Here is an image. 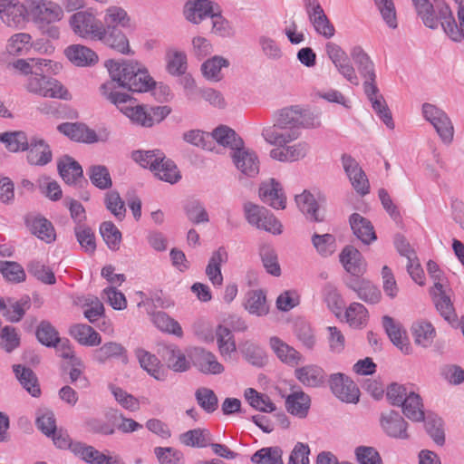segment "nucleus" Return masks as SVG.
Segmentation results:
<instances>
[{
  "instance_id": "obj_1",
  "label": "nucleus",
  "mask_w": 464,
  "mask_h": 464,
  "mask_svg": "<svg viewBox=\"0 0 464 464\" xmlns=\"http://www.w3.org/2000/svg\"><path fill=\"white\" fill-rule=\"evenodd\" d=\"M14 67L26 76L24 89L31 94L51 99L70 100L67 89L51 74L58 73L62 64L49 59H18Z\"/></svg>"
},
{
  "instance_id": "obj_2",
  "label": "nucleus",
  "mask_w": 464,
  "mask_h": 464,
  "mask_svg": "<svg viewBox=\"0 0 464 464\" xmlns=\"http://www.w3.org/2000/svg\"><path fill=\"white\" fill-rule=\"evenodd\" d=\"M423 24L430 28L442 27L444 33L455 43L464 42V0H454L458 5L456 22L451 9L444 0H411Z\"/></svg>"
},
{
  "instance_id": "obj_3",
  "label": "nucleus",
  "mask_w": 464,
  "mask_h": 464,
  "mask_svg": "<svg viewBox=\"0 0 464 464\" xmlns=\"http://www.w3.org/2000/svg\"><path fill=\"white\" fill-rule=\"evenodd\" d=\"M130 27V18L120 6H110L105 10L103 24L100 22L101 42L114 51L129 54L130 44L122 29Z\"/></svg>"
},
{
  "instance_id": "obj_4",
  "label": "nucleus",
  "mask_w": 464,
  "mask_h": 464,
  "mask_svg": "<svg viewBox=\"0 0 464 464\" xmlns=\"http://www.w3.org/2000/svg\"><path fill=\"white\" fill-rule=\"evenodd\" d=\"M421 115L435 130L442 143L450 145L454 140V124L449 114L436 104L424 102Z\"/></svg>"
},
{
  "instance_id": "obj_5",
  "label": "nucleus",
  "mask_w": 464,
  "mask_h": 464,
  "mask_svg": "<svg viewBox=\"0 0 464 464\" xmlns=\"http://www.w3.org/2000/svg\"><path fill=\"white\" fill-rule=\"evenodd\" d=\"M274 125L282 129L297 128L299 130L300 127H318L320 121L316 114L299 105H295L280 110L276 115Z\"/></svg>"
},
{
  "instance_id": "obj_6",
  "label": "nucleus",
  "mask_w": 464,
  "mask_h": 464,
  "mask_svg": "<svg viewBox=\"0 0 464 464\" xmlns=\"http://www.w3.org/2000/svg\"><path fill=\"white\" fill-rule=\"evenodd\" d=\"M244 212L246 219L251 226L274 235H280L282 233V224L265 207L246 202L244 205Z\"/></svg>"
},
{
  "instance_id": "obj_7",
  "label": "nucleus",
  "mask_w": 464,
  "mask_h": 464,
  "mask_svg": "<svg viewBox=\"0 0 464 464\" xmlns=\"http://www.w3.org/2000/svg\"><path fill=\"white\" fill-rule=\"evenodd\" d=\"M29 15L41 28L59 22L63 17V8L49 0H27Z\"/></svg>"
},
{
  "instance_id": "obj_8",
  "label": "nucleus",
  "mask_w": 464,
  "mask_h": 464,
  "mask_svg": "<svg viewBox=\"0 0 464 464\" xmlns=\"http://www.w3.org/2000/svg\"><path fill=\"white\" fill-rule=\"evenodd\" d=\"M69 24L78 36L101 42L100 21L92 12L85 10L74 13Z\"/></svg>"
},
{
  "instance_id": "obj_9",
  "label": "nucleus",
  "mask_w": 464,
  "mask_h": 464,
  "mask_svg": "<svg viewBox=\"0 0 464 464\" xmlns=\"http://www.w3.org/2000/svg\"><path fill=\"white\" fill-rule=\"evenodd\" d=\"M57 130L71 140L79 142H105L109 139V132L106 130L96 133L87 125L79 122H64L58 125Z\"/></svg>"
},
{
  "instance_id": "obj_10",
  "label": "nucleus",
  "mask_w": 464,
  "mask_h": 464,
  "mask_svg": "<svg viewBox=\"0 0 464 464\" xmlns=\"http://www.w3.org/2000/svg\"><path fill=\"white\" fill-rule=\"evenodd\" d=\"M303 3L314 31L325 39L332 38L335 34V28L325 14L319 1L303 0Z\"/></svg>"
},
{
  "instance_id": "obj_11",
  "label": "nucleus",
  "mask_w": 464,
  "mask_h": 464,
  "mask_svg": "<svg viewBox=\"0 0 464 464\" xmlns=\"http://www.w3.org/2000/svg\"><path fill=\"white\" fill-rule=\"evenodd\" d=\"M332 392L342 401L356 403L359 401L360 391L355 382L347 375L337 372L329 377Z\"/></svg>"
},
{
  "instance_id": "obj_12",
  "label": "nucleus",
  "mask_w": 464,
  "mask_h": 464,
  "mask_svg": "<svg viewBox=\"0 0 464 464\" xmlns=\"http://www.w3.org/2000/svg\"><path fill=\"white\" fill-rule=\"evenodd\" d=\"M28 5L17 0H0V19L9 27L20 28L27 21Z\"/></svg>"
},
{
  "instance_id": "obj_13",
  "label": "nucleus",
  "mask_w": 464,
  "mask_h": 464,
  "mask_svg": "<svg viewBox=\"0 0 464 464\" xmlns=\"http://www.w3.org/2000/svg\"><path fill=\"white\" fill-rule=\"evenodd\" d=\"M258 195L263 203L275 209H285L286 197L282 185L275 179H269L260 184Z\"/></svg>"
},
{
  "instance_id": "obj_14",
  "label": "nucleus",
  "mask_w": 464,
  "mask_h": 464,
  "mask_svg": "<svg viewBox=\"0 0 464 464\" xmlns=\"http://www.w3.org/2000/svg\"><path fill=\"white\" fill-rule=\"evenodd\" d=\"M230 156L236 168L245 176L254 178L258 174L260 162L254 150L243 145L230 152Z\"/></svg>"
},
{
  "instance_id": "obj_15",
  "label": "nucleus",
  "mask_w": 464,
  "mask_h": 464,
  "mask_svg": "<svg viewBox=\"0 0 464 464\" xmlns=\"http://www.w3.org/2000/svg\"><path fill=\"white\" fill-rule=\"evenodd\" d=\"M342 164L355 191L362 196L368 194L369 180L359 163L350 155L344 154L342 156Z\"/></svg>"
},
{
  "instance_id": "obj_16",
  "label": "nucleus",
  "mask_w": 464,
  "mask_h": 464,
  "mask_svg": "<svg viewBox=\"0 0 464 464\" xmlns=\"http://www.w3.org/2000/svg\"><path fill=\"white\" fill-rule=\"evenodd\" d=\"M364 92L372 103V107L383 123L391 130L394 129V122L392 120V112L383 96L379 92L376 82H370L363 84Z\"/></svg>"
},
{
  "instance_id": "obj_17",
  "label": "nucleus",
  "mask_w": 464,
  "mask_h": 464,
  "mask_svg": "<svg viewBox=\"0 0 464 464\" xmlns=\"http://www.w3.org/2000/svg\"><path fill=\"white\" fill-rule=\"evenodd\" d=\"M25 225L34 236L47 244L53 242L56 238L53 224L41 215H26Z\"/></svg>"
},
{
  "instance_id": "obj_18",
  "label": "nucleus",
  "mask_w": 464,
  "mask_h": 464,
  "mask_svg": "<svg viewBox=\"0 0 464 464\" xmlns=\"http://www.w3.org/2000/svg\"><path fill=\"white\" fill-rule=\"evenodd\" d=\"M137 63L138 62L134 61H107L106 67L111 78L110 82H113L115 84L117 83L120 87L127 88L132 74L135 73Z\"/></svg>"
},
{
  "instance_id": "obj_19",
  "label": "nucleus",
  "mask_w": 464,
  "mask_h": 464,
  "mask_svg": "<svg viewBox=\"0 0 464 464\" xmlns=\"http://www.w3.org/2000/svg\"><path fill=\"white\" fill-rule=\"evenodd\" d=\"M218 5L210 0H192L185 5L186 18L193 23L199 24L208 17H211Z\"/></svg>"
},
{
  "instance_id": "obj_20",
  "label": "nucleus",
  "mask_w": 464,
  "mask_h": 464,
  "mask_svg": "<svg viewBox=\"0 0 464 464\" xmlns=\"http://www.w3.org/2000/svg\"><path fill=\"white\" fill-rule=\"evenodd\" d=\"M340 262L345 271L359 277L366 271V262L362 255L353 246H346L339 256Z\"/></svg>"
},
{
  "instance_id": "obj_21",
  "label": "nucleus",
  "mask_w": 464,
  "mask_h": 464,
  "mask_svg": "<svg viewBox=\"0 0 464 464\" xmlns=\"http://www.w3.org/2000/svg\"><path fill=\"white\" fill-rule=\"evenodd\" d=\"M295 377L305 387L318 388L324 385L326 373L316 364H307L295 370Z\"/></svg>"
},
{
  "instance_id": "obj_22",
  "label": "nucleus",
  "mask_w": 464,
  "mask_h": 464,
  "mask_svg": "<svg viewBox=\"0 0 464 464\" xmlns=\"http://www.w3.org/2000/svg\"><path fill=\"white\" fill-rule=\"evenodd\" d=\"M27 160L31 165L44 166L53 158L49 145L41 138L33 137L28 142Z\"/></svg>"
},
{
  "instance_id": "obj_23",
  "label": "nucleus",
  "mask_w": 464,
  "mask_h": 464,
  "mask_svg": "<svg viewBox=\"0 0 464 464\" xmlns=\"http://www.w3.org/2000/svg\"><path fill=\"white\" fill-rule=\"evenodd\" d=\"M194 364L204 374H221L225 371L224 365L218 361L217 356L202 348L195 349Z\"/></svg>"
},
{
  "instance_id": "obj_24",
  "label": "nucleus",
  "mask_w": 464,
  "mask_h": 464,
  "mask_svg": "<svg viewBox=\"0 0 464 464\" xmlns=\"http://www.w3.org/2000/svg\"><path fill=\"white\" fill-rule=\"evenodd\" d=\"M350 55L355 63L360 74L364 78L363 84L374 82L376 74L374 63L368 53L360 45L353 46L350 51Z\"/></svg>"
},
{
  "instance_id": "obj_25",
  "label": "nucleus",
  "mask_w": 464,
  "mask_h": 464,
  "mask_svg": "<svg viewBox=\"0 0 464 464\" xmlns=\"http://www.w3.org/2000/svg\"><path fill=\"white\" fill-rule=\"evenodd\" d=\"M269 345L276 357L289 366H296L303 361L302 354L277 336L269 339Z\"/></svg>"
},
{
  "instance_id": "obj_26",
  "label": "nucleus",
  "mask_w": 464,
  "mask_h": 464,
  "mask_svg": "<svg viewBox=\"0 0 464 464\" xmlns=\"http://www.w3.org/2000/svg\"><path fill=\"white\" fill-rule=\"evenodd\" d=\"M346 285L354 291L361 300L368 304H377L381 300V291L368 280L359 277L352 278Z\"/></svg>"
},
{
  "instance_id": "obj_27",
  "label": "nucleus",
  "mask_w": 464,
  "mask_h": 464,
  "mask_svg": "<svg viewBox=\"0 0 464 464\" xmlns=\"http://www.w3.org/2000/svg\"><path fill=\"white\" fill-rule=\"evenodd\" d=\"M430 293L440 314L448 322L454 321L455 310L450 296L446 294L444 285L437 283L430 288Z\"/></svg>"
},
{
  "instance_id": "obj_28",
  "label": "nucleus",
  "mask_w": 464,
  "mask_h": 464,
  "mask_svg": "<svg viewBox=\"0 0 464 464\" xmlns=\"http://www.w3.org/2000/svg\"><path fill=\"white\" fill-rule=\"evenodd\" d=\"M381 425L384 432L390 437L402 440L409 437L407 433L408 423L396 411L382 414Z\"/></svg>"
},
{
  "instance_id": "obj_29",
  "label": "nucleus",
  "mask_w": 464,
  "mask_h": 464,
  "mask_svg": "<svg viewBox=\"0 0 464 464\" xmlns=\"http://www.w3.org/2000/svg\"><path fill=\"white\" fill-rule=\"evenodd\" d=\"M227 260L228 254L223 246L212 253L206 267V276L213 285L220 286L223 284L221 266L226 264Z\"/></svg>"
},
{
  "instance_id": "obj_30",
  "label": "nucleus",
  "mask_w": 464,
  "mask_h": 464,
  "mask_svg": "<svg viewBox=\"0 0 464 464\" xmlns=\"http://www.w3.org/2000/svg\"><path fill=\"white\" fill-rule=\"evenodd\" d=\"M218 349L224 361H231L237 352V344L231 330L222 324L218 325L215 331Z\"/></svg>"
},
{
  "instance_id": "obj_31",
  "label": "nucleus",
  "mask_w": 464,
  "mask_h": 464,
  "mask_svg": "<svg viewBox=\"0 0 464 464\" xmlns=\"http://www.w3.org/2000/svg\"><path fill=\"white\" fill-rule=\"evenodd\" d=\"M382 324L392 343L403 353H410L411 345L401 325L388 315L382 317Z\"/></svg>"
},
{
  "instance_id": "obj_32",
  "label": "nucleus",
  "mask_w": 464,
  "mask_h": 464,
  "mask_svg": "<svg viewBox=\"0 0 464 464\" xmlns=\"http://www.w3.org/2000/svg\"><path fill=\"white\" fill-rule=\"evenodd\" d=\"M64 53L68 60L77 66H91L98 62L97 53L91 48L82 44L68 46Z\"/></svg>"
},
{
  "instance_id": "obj_33",
  "label": "nucleus",
  "mask_w": 464,
  "mask_h": 464,
  "mask_svg": "<svg viewBox=\"0 0 464 464\" xmlns=\"http://www.w3.org/2000/svg\"><path fill=\"white\" fill-rule=\"evenodd\" d=\"M210 136L212 137V146L215 147L214 141H216L218 145L230 149L231 152L244 145L243 140L227 126L221 125L216 128Z\"/></svg>"
},
{
  "instance_id": "obj_34",
  "label": "nucleus",
  "mask_w": 464,
  "mask_h": 464,
  "mask_svg": "<svg viewBox=\"0 0 464 464\" xmlns=\"http://www.w3.org/2000/svg\"><path fill=\"white\" fill-rule=\"evenodd\" d=\"M135 354L140 367L150 376L158 381H164L166 379L165 370L156 355L141 348L137 349Z\"/></svg>"
},
{
  "instance_id": "obj_35",
  "label": "nucleus",
  "mask_w": 464,
  "mask_h": 464,
  "mask_svg": "<svg viewBox=\"0 0 464 464\" xmlns=\"http://www.w3.org/2000/svg\"><path fill=\"white\" fill-rule=\"evenodd\" d=\"M311 406V398L303 391H296L290 393L285 400L287 411L298 418H305Z\"/></svg>"
},
{
  "instance_id": "obj_36",
  "label": "nucleus",
  "mask_w": 464,
  "mask_h": 464,
  "mask_svg": "<svg viewBox=\"0 0 464 464\" xmlns=\"http://www.w3.org/2000/svg\"><path fill=\"white\" fill-rule=\"evenodd\" d=\"M295 202L299 209L311 221H323L324 216L314 196L304 190L303 193L295 196Z\"/></svg>"
},
{
  "instance_id": "obj_37",
  "label": "nucleus",
  "mask_w": 464,
  "mask_h": 464,
  "mask_svg": "<svg viewBox=\"0 0 464 464\" xmlns=\"http://www.w3.org/2000/svg\"><path fill=\"white\" fill-rule=\"evenodd\" d=\"M161 353L168 367L174 372H182L189 369V362L178 346L174 344L166 345L162 348Z\"/></svg>"
},
{
  "instance_id": "obj_38",
  "label": "nucleus",
  "mask_w": 464,
  "mask_h": 464,
  "mask_svg": "<svg viewBox=\"0 0 464 464\" xmlns=\"http://www.w3.org/2000/svg\"><path fill=\"white\" fill-rule=\"evenodd\" d=\"M266 140L276 146H287L286 144L297 140L300 136V130L297 128L282 129L275 125L266 130L263 133Z\"/></svg>"
},
{
  "instance_id": "obj_39",
  "label": "nucleus",
  "mask_w": 464,
  "mask_h": 464,
  "mask_svg": "<svg viewBox=\"0 0 464 464\" xmlns=\"http://www.w3.org/2000/svg\"><path fill=\"white\" fill-rule=\"evenodd\" d=\"M350 225L353 234L364 244H370L376 239L372 223L358 213L350 217Z\"/></svg>"
},
{
  "instance_id": "obj_40",
  "label": "nucleus",
  "mask_w": 464,
  "mask_h": 464,
  "mask_svg": "<svg viewBox=\"0 0 464 464\" xmlns=\"http://www.w3.org/2000/svg\"><path fill=\"white\" fill-rule=\"evenodd\" d=\"M116 85L113 82H106L100 87L102 95L111 103L114 104L122 113L126 114L127 111L132 106L131 98L127 93L115 91Z\"/></svg>"
},
{
  "instance_id": "obj_41",
  "label": "nucleus",
  "mask_w": 464,
  "mask_h": 464,
  "mask_svg": "<svg viewBox=\"0 0 464 464\" xmlns=\"http://www.w3.org/2000/svg\"><path fill=\"white\" fill-rule=\"evenodd\" d=\"M239 352L243 358L250 364L261 367L266 362L265 350L256 343L246 340L239 343Z\"/></svg>"
},
{
  "instance_id": "obj_42",
  "label": "nucleus",
  "mask_w": 464,
  "mask_h": 464,
  "mask_svg": "<svg viewBox=\"0 0 464 464\" xmlns=\"http://www.w3.org/2000/svg\"><path fill=\"white\" fill-rule=\"evenodd\" d=\"M69 334L80 344L85 346H96L102 342L100 334L90 325L78 324L72 325Z\"/></svg>"
},
{
  "instance_id": "obj_43",
  "label": "nucleus",
  "mask_w": 464,
  "mask_h": 464,
  "mask_svg": "<svg viewBox=\"0 0 464 464\" xmlns=\"http://www.w3.org/2000/svg\"><path fill=\"white\" fill-rule=\"evenodd\" d=\"M228 66V60L215 55L202 63L201 72L208 81L217 82L223 79L222 68H227Z\"/></svg>"
},
{
  "instance_id": "obj_44",
  "label": "nucleus",
  "mask_w": 464,
  "mask_h": 464,
  "mask_svg": "<svg viewBox=\"0 0 464 464\" xmlns=\"http://www.w3.org/2000/svg\"><path fill=\"white\" fill-rule=\"evenodd\" d=\"M400 406L402 408L403 414L412 421H422L425 419L423 404L420 396L414 392H410L409 395L404 398L403 403Z\"/></svg>"
},
{
  "instance_id": "obj_45",
  "label": "nucleus",
  "mask_w": 464,
  "mask_h": 464,
  "mask_svg": "<svg viewBox=\"0 0 464 464\" xmlns=\"http://www.w3.org/2000/svg\"><path fill=\"white\" fill-rule=\"evenodd\" d=\"M58 170L63 179L68 184H74L82 178L81 165L69 156H63L59 160Z\"/></svg>"
},
{
  "instance_id": "obj_46",
  "label": "nucleus",
  "mask_w": 464,
  "mask_h": 464,
  "mask_svg": "<svg viewBox=\"0 0 464 464\" xmlns=\"http://www.w3.org/2000/svg\"><path fill=\"white\" fill-rule=\"evenodd\" d=\"M32 47V36L29 34L16 33L7 40L5 49L10 55L20 56L27 54Z\"/></svg>"
},
{
  "instance_id": "obj_47",
  "label": "nucleus",
  "mask_w": 464,
  "mask_h": 464,
  "mask_svg": "<svg viewBox=\"0 0 464 464\" xmlns=\"http://www.w3.org/2000/svg\"><path fill=\"white\" fill-rule=\"evenodd\" d=\"M155 85V82L150 76L148 71L137 63L135 73L132 74L127 89L133 92H148Z\"/></svg>"
},
{
  "instance_id": "obj_48",
  "label": "nucleus",
  "mask_w": 464,
  "mask_h": 464,
  "mask_svg": "<svg viewBox=\"0 0 464 464\" xmlns=\"http://www.w3.org/2000/svg\"><path fill=\"white\" fill-rule=\"evenodd\" d=\"M411 332L415 343L422 347L430 346L436 335L433 325L425 320L416 321L411 326Z\"/></svg>"
},
{
  "instance_id": "obj_49",
  "label": "nucleus",
  "mask_w": 464,
  "mask_h": 464,
  "mask_svg": "<svg viewBox=\"0 0 464 464\" xmlns=\"http://www.w3.org/2000/svg\"><path fill=\"white\" fill-rule=\"evenodd\" d=\"M245 308L249 314L263 316L268 313L266 295L262 290L249 291L246 295Z\"/></svg>"
},
{
  "instance_id": "obj_50",
  "label": "nucleus",
  "mask_w": 464,
  "mask_h": 464,
  "mask_svg": "<svg viewBox=\"0 0 464 464\" xmlns=\"http://www.w3.org/2000/svg\"><path fill=\"white\" fill-rule=\"evenodd\" d=\"M166 68L169 73L174 76L185 74L188 63L184 52L177 49H169L166 53Z\"/></svg>"
},
{
  "instance_id": "obj_51",
  "label": "nucleus",
  "mask_w": 464,
  "mask_h": 464,
  "mask_svg": "<svg viewBox=\"0 0 464 464\" xmlns=\"http://www.w3.org/2000/svg\"><path fill=\"white\" fill-rule=\"evenodd\" d=\"M121 356L123 361H126V349L121 343L115 342L106 343L93 353V359L100 363Z\"/></svg>"
},
{
  "instance_id": "obj_52",
  "label": "nucleus",
  "mask_w": 464,
  "mask_h": 464,
  "mask_svg": "<svg viewBox=\"0 0 464 464\" xmlns=\"http://www.w3.org/2000/svg\"><path fill=\"white\" fill-rule=\"evenodd\" d=\"M14 372L23 387L34 397L40 394V388L37 383V378L34 372L20 364L14 365Z\"/></svg>"
},
{
  "instance_id": "obj_53",
  "label": "nucleus",
  "mask_w": 464,
  "mask_h": 464,
  "mask_svg": "<svg viewBox=\"0 0 464 464\" xmlns=\"http://www.w3.org/2000/svg\"><path fill=\"white\" fill-rule=\"evenodd\" d=\"M158 163L153 170L157 178L170 184H174L180 179V173L174 161L167 159L164 155L162 161H158Z\"/></svg>"
},
{
  "instance_id": "obj_54",
  "label": "nucleus",
  "mask_w": 464,
  "mask_h": 464,
  "mask_svg": "<svg viewBox=\"0 0 464 464\" xmlns=\"http://www.w3.org/2000/svg\"><path fill=\"white\" fill-rule=\"evenodd\" d=\"M7 306L3 311V315L12 323H17L24 317L25 312L30 307L29 298H22L18 301L13 298L6 299Z\"/></svg>"
},
{
  "instance_id": "obj_55",
  "label": "nucleus",
  "mask_w": 464,
  "mask_h": 464,
  "mask_svg": "<svg viewBox=\"0 0 464 464\" xmlns=\"http://www.w3.org/2000/svg\"><path fill=\"white\" fill-rule=\"evenodd\" d=\"M244 396L250 406L257 411L272 412L276 409L274 403L267 395L260 393L253 388L246 389Z\"/></svg>"
},
{
  "instance_id": "obj_56",
  "label": "nucleus",
  "mask_w": 464,
  "mask_h": 464,
  "mask_svg": "<svg viewBox=\"0 0 464 464\" xmlns=\"http://www.w3.org/2000/svg\"><path fill=\"white\" fill-rule=\"evenodd\" d=\"M179 441L188 447L204 448L209 444L210 433L207 430H190L180 434Z\"/></svg>"
},
{
  "instance_id": "obj_57",
  "label": "nucleus",
  "mask_w": 464,
  "mask_h": 464,
  "mask_svg": "<svg viewBox=\"0 0 464 464\" xmlns=\"http://www.w3.org/2000/svg\"><path fill=\"white\" fill-rule=\"evenodd\" d=\"M29 140L24 131L0 133V141L5 143L6 149L11 152L26 150Z\"/></svg>"
},
{
  "instance_id": "obj_58",
  "label": "nucleus",
  "mask_w": 464,
  "mask_h": 464,
  "mask_svg": "<svg viewBox=\"0 0 464 464\" xmlns=\"http://www.w3.org/2000/svg\"><path fill=\"white\" fill-rule=\"evenodd\" d=\"M151 320L154 325L162 332L172 334L178 337H182L183 331L179 323L164 312H157L152 314Z\"/></svg>"
},
{
  "instance_id": "obj_59",
  "label": "nucleus",
  "mask_w": 464,
  "mask_h": 464,
  "mask_svg": "<svg viewBox=\"0 0 464 464\" xmlns=\"http://www.w3.org/2000/svg\"><path fill=\"white\" fill-rule=\"evenodd\" d=\"M131 158L141 167L150 168V169L153 172L155 167L159 164L158 161H162L164 158V152L160 150H135L132 152Z\"/></svg>"
},
{
  "instance_id": "obj_60",
  "label": "nucleus",
  "mask_w": 464,
  "mask_h": 464,
  "mask_svg": "<svg viewBox=\"0 0 464 464\" xmlns=\"http://www.w3.org/2000/svg\"><path fill=\"white\" fill-rule=\"evenodd\" d=\"M80 302L83 308L85 318L91 323L97 321L104 313L103 304L96 296L88 295L82 297Z\"/></svg>"
},
{
  "instance_id": "obj_61",
  "label": "nucleus",
  "mask_w": 464,
  "mask_h": 464,
  "mask_svg": "<svg viewBox=\"0 0 464 464\" xmlns=\"http://www.w3.org/2000/svg\"><path fill=\"white\" fill-rule=\"evenodd\" d=\"M345 317L350 326L361 327L367 323L368 311L363 304L353 302L346 309Z\"/></svg>"
},
{
  "instance_id": "obj_62",
  "label": "nucleus",
  "mask_w": 464,
  "mask_h": 464,
  "mask_svg": "<svg viewBox=\"0 0 464 464\" xmlns=\"http://www.w3.org/2000/svg\"><path fill=\"white\" fill-rule=\"evenodd\" d=\"M38 341L47 346L53 347L60 342L59 333L48 321H42L36 329Z\"/></svg>"
},
{
  "instance_id": "obj_63",
  "label": "nucleus",
  "mask_w": 464,
  "mask_h": 464,
  "mask_svg": "<svg viewBox=\"0 0 464 464\" xmlns=\"http://www.w3.org/2000/svg\"><path fill=\"white\" fill-rule=\"evenodd\" d=\"M312 243L317 253L324 257L331 256L336 250L335 237L332 234L314 233L312 236Z\"/></svg>"
},
{
  "instance_id": "obj_64",
  "label": "nucleus",
  "mask_w": 464,
  "mask_h": 464,
  "mask_svg": "<svg viewBox=\"0 0 464 464\" xmlns=\"http://www.w3.org/2000/svg\"><path fill=\"white\" fill-rule=\"evenodd\" d=\"M251 460L256 464H283L282 451L279 448H263L257 450Z\"/></svg>"
}]
</instances>
